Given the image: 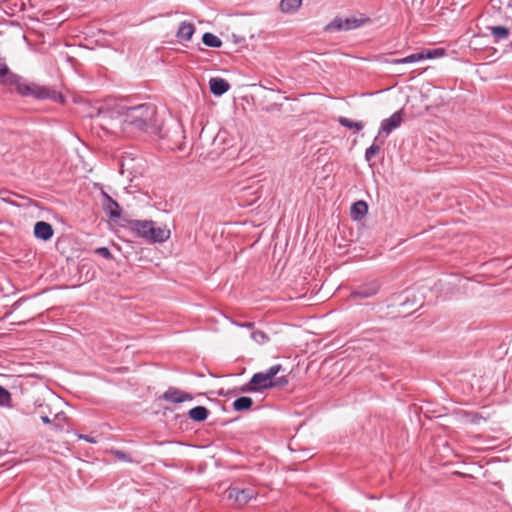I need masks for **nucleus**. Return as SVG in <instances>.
I'll use <instances>...</instances> for the list:
<instances>
[{
  "label": "nucleus",
  "mask_w": 512,
  "mask_h": 512,
  "mask_svg": "<svg viewBox=\"0 0 512 512\" xmlns=\"http://www.w3.org/2000/svg\"><path fill=\"white\" fill-rule=\"evenodd\" d=\"M114 113L123 115V129L156 134L160 130V124L157 119L156 106L150 103H143L131 107H121L117 111H110L107 107L98 108L96 117L100 120V126H103L107 120L113 119Z\"/></svg>",
  "instance_id": "1"
},
{
  "label": "nucleus",
  "mask_w": 512,
  "mask_h": 512,
  "mask_svg": "<svg viewBox=\"0 0 512 512\" xmlns=\"http://www.w3.org/2000/svg\"><path fill=\"white\" fill-rule=\"evenodd\" d=\"M8 82L10 86H15L17 92L22 96L33 97L36 99H54L59 97L62 100V95L60 93L57 94L55 91L50 90L45 86L26 81L16 74L9 76Z\"/></svg>",
  "instance_id": "2"
},
{
  "label": "nucleus",
  "mask_w": 512,
  "mask_h": 512,
  "mask_svg": "<svg viewBox=\"0 0 512 512\" xmlns=\"http://www.w3.org/2000/svg\"><path fill=\"white\" fill-rule=\"evenodd\" d=\"M369 22H371V19L364 14H359L358 16L354 15L345 19L337 16L330 23H328L324 29L327 32L350 31L357 29Z\"/></svg>",
  "instance_id": "3"
},
{
  "label": "nucleus",
  "mask_w": 512,
  "mask_h": 512,
  "mask_svg": "<svg viewBox=\"0 0 512 512\" xmlns=\"http://www.w3.org/2000/svg\"><path fill=\"white\" fill-rule=\"evenodd\" d=\"M100 189L101 195V206L104 213L108 216L110 220H117L121 217L122 208L119 203L114 200L100 184H96Z\"/></svg>",
  "instance_id": "4"
},
{
  "label": "nucleus",
  "mask_w": 512,
  "mask_h": 512,
  "mask_svg": "<svg viewBox=\"0 0 512 512\" xmlns=\"http://www.w3.org/2000/svg\"><path fill=\"white\" fill-rule=\"evenodd\" d=\"M228 500H232L239 506L247 504L255 495V491L252 488H238L230 486L225 491Z\"/></svg>",
  "instance_id": "5"
},
{
  "label": "nucleus",
  "mask_w": 512,
  "mask_h": 512,
  "mask_svg": "<svg viewBox=\"0 0 512 512\" xmlns=\"http://www.w3.org/2000/svg\"><path fill=\"white\" fill-rule=\"evenodd\" d=\"M403 122V110L394 112L389 118L383 119L378 131V136L382 133L389 135L395 129L401 126Z\"/></svg>",
  "instance_id": "6"
},
{
  "label": "nucleus",
  "mask_w": 512,
  "mask_h": 512,
  "mask_svg": "<svg viewBox=\"0 0 512 512\" xmlns=\"http://www.w3.org/2000/svg\"><path fill=\"white\" fill-rule=\"evenodd\" d=\"M161 398L167 402L179 404L185 401H192L194 399V396L191 393L182 391L177 387L170 386L163 393Z\"/></svg>",
  "instance_id": "7"
},
{
  "label": "nucleus",
  "mask_w": 512,
  "mask_h": 512,
  "mask_svg": "<svg viewBox=\"0 0 512 512\" xmlns=\"http://www.w3.org/2000/svg\"><path fill=\"white\" fill-rule=\"evenodd\" d=\"M154 222L152 220H131L129 226L139 237L149 241L151 232L149 231Z\"/></svg>",
  "instance_id": "8"
},
{
  "label": "nucleus",
  "mask_w": 512,
  "mask_h": 512,
  "mask_svg": "<svg viewBox=\"0 0 512 512\" xmlns=\"http://www.w3.org/2000/svg\"><path fill=\"white\" fill-rule=\"evenodd\" d=\"M379 291L377 283H370L367 285L359 286L350 293V297L353 299H366L373 297Z\"/></svg>",
  "instance_id": "9"
},
{
  "label": "nucleus",
  "mask_w": 512,
  "mask_h": 512,
  "mask_svg": "<svg viewBox=\"0 0 512 512\" xmlns=\"http://www.w3.org/2000/svg\"><path fill=\"white\" fill-rule=\"evenodd\" d=\"M209 88L214 96H222L230 89V84L224 78L213 77L209 80Z\"/></svg>",
  "instance_id": "10"
},
{
  "label": "nucleus",
  "mask_w": 512,
  "mask_h": 512,
  "mask_svg": "<svg viewBox=\"0 0 512 512\" xmlns=\"http://www.w3.org/2000/svg\"><path fill=\"white\" fill-rule=\"evenodd\" d=\"M34 235L36 238L47 241L53 236L52 226L44 221H38L34 226Z\"/></svg>",
  "instance_id": "11"
},
{
  "label": "nucleus",
  "mask_w": 512,
  "mask_h": 512,
  "mask_svg": "<svg viewBox=\"0 0 512 512\" xmlns=\"http://www.w3.org/2000/svg\"><path fill=\"white\" fill-rule=\"evenodd\" d=\"M251 385H255L258 392L272 388V381L263 372H257L251 377Z\"/></svg>",
  "instance_id": "12"
},
{
  "label": "nucleus",
  "mask_w": 512,
  "mask_h": 512,
  "mask_svg": "<svg viewBox=\"0 0 512 512\" xmlns=\"http://www.w3.org/2000/svg\"><path fill=\"white\" fill-rule=\"evenodd\" d=\"M149 231L151 232L149 239L151 243H162L170 237V230L165 227H155L154 224H152Z\"/></svg>",
  "instance_id": "13"
},
{
  "label": "nucleus",
  "mask_w": 512,
  "mask_h": 512,
  "mask_svg": "<svg viewBox=\"0 0 512 512\" xmlns=\"http://www.w3.org/2000/svg\"><path fill=\"white\" fill-rule=\"evenodd\" d=\"M195 32V26L191 22L183 21L180 23L176 37L179 41H189Z\"/></svg>",
  "instance_id": "14"
},
{
  "label": "nucleus",
  "mask_w": 512,
  "mask_h": 512,
  "mask_svg": "<svg viewBox=\"0 0 512 512\" xmlns=\"http://www.w3.org/2000/svg\"><path fill=\"white\" fill-rule=\"evenodd\" d=\"M368 212V205L365 201L359 200L352 204L350 216L354 221L361 220Z\"/></svg>",
  "instance_id": "15"
},
{
  "label": "nucleus",
  "mask_w": 512,
  "mask_h": 512,
  "mask_svg": "<svg viewBox=\"0 0 512 512\" xmlns=\"http://www.w3.org/2000/svg\"><path fill=\"white\" fill-rule=\"evenodd\" d=\"M210 414L205 406H195L188 411V417L194 422H204Z\"/></svg>",
  "instance_id": "16"
},
{
  "label": "nucleus",
  "mask_w": 512,
  "mask_h": 512,
  "mask_svg": "<svg viewBox=\"0 0 512 512\" xmlns=\"http://www.w3.org/2000/svg\"><path fill=\"white\" fill-rule=\"evenodd\" d=\"M302 5V0H281L279 9L282 13L294 14Z\"/></svg>",
  "instance_id": "17"
},
{
  "label": "nucleus",
  "mask_w": 512,
  "mask_h": 512,
  "mask_svg": "<svg viewBox=\"0 0 512 512\" xmlns=\"http://www.w3.org/2000/svg\"><path fill=\"white\" fill-rule=\"evenodd\" d=\"M488 29L490 30L495 43H497L501 40L507 39L510 35V30L505 26L498 25V26L488 27Z\"/></svg>",
  "instance_id": "18"
},
{
  "label": "nucleus",
  "mask_w": 512,
  "mask_h": 512,
  "mask_svg": "<svg viewBox=\"0 0 512 512\" xmlns=\"http://www.w3.org/2000/svg\"><path fill=\"white\" fill-rule=\"evenodd\" d=\"M253 400L248 396H241L234 400L233 409L237 412L247 411L251 409Z\"/></svg>",
  "instance_id": "19"
},
{
  "label": "nucleus",
  "mask_w": 512,
  "mask_h": 512,
  "mask_svg": "<svg viewBox=\"0 0 512 512\" xmlns=\"http://www.w3.org/2000/svg\"><path fill=\"white\" fill-rule=\"evenodd\" d=\"M202 42L205 46L211 48H220L222 46V40L210 32H205L202 35Z\"/></svg>",
  "instance_id": "20"
},
{
  "label": "nucleus",
  "mask_w": 512,
  "mask_h": 512,
  "mask_svg": "<svg viewBox=\"0 0 512 512\" xmlns=\"http://www.w3.org/2000/svg\"><path fill=\"white\" fill-rule=\"evenodd\" d=\"M338 123L345 128L356 129L357 131H360L364 128V123L362 121H353L344 116L338 118Z\"/></svg>",
  "instance_id": "21"
},
{
  "label": "nucleus",
  "mask_w": 512,
  "mask_h": 512,
  "mask_svg": "<svg viewBox=\"0 0 512 512\" xmlns=\"http://www.w3.org/2000/svg\"><path fill=\"white\" fill-rule=\"evenodd\" d=\"M0 407L12 408L13 401L11 393L0 385Z\"/></svg>",
  "instance_id": "22"
},
{
  "label": "nucleus",
  "mask_w": 512,
  "mask_h": 512,
  "mask_svg": "<svg viewBox=\"0 0 512 512\" xmlns=\"http://www.w3.org/2000/svg\"><path fill=\"white\" fill-rule=\"evenodd\" d=\"M11 75L15 74L10 71V69L3 60H0V84L10 86L8 79Z\"/></svg>",
  "instance_id": "23"
},
{
  "label": "nucleus",
  "mask_w": 512,
  "mask_h": 512,
  "mask_svg": "<svg viewBox=\"0 0 512 512\" xmlns=\"http://www.w3.org/2000/svg\"><path fill=\"white\" fill-rule=\"evenodd\" d=\"M378 137L374 139V142L365 151V160L370 162L380 151L381 146L376 144Z\"/></svg>",
  "instance_id": "24"
},
{
  "label": "nucleus",
  "mask_w": 512,
  "mask_h": 512,
  "mask_svg": "<svg viewBox=\"0 0 512 512\" xmlns=\"http://www.w3.org/2000/svg\"><path fill=\"white\" fill-rule=\"evenodd\" d=\"M423 56L425 59H435L438 57H441L445 54V50L442 48H435V49H427L423 50Z\"/></svg>",
  "instance_id": "25"
},
{
  "label": "nucleus",
  "mask_w": 512,
  "mask_h": 512,
  "mask_svg": "<svg viewBox=\"0 0 512 512\" xmlns=\"http://www.w3.org/2000/svg\"><path fill=\"white\" fill-rule=\"evenodd\" d=\"M251 338L259 344H263L269 339L266 333L261 330H253L251 333Z\"/></svg>",
  "instance_id": "26"
},
{
  "label": "nucleus",
  "mask_w": 512,
  "mask_h": 512,
  "mask_svg": "<svg viewBox=\"0 0 512 512\" xmlns=\"http://www.w3.org/2000/svg\"><path fill=\"white\" fill-rule=\"evenodd\" d=\"M282 370L281 364H275L263 372L268 378L269 381H273L276 378V375Z\"/></svg>",
  "instance_id": "27"
},
{
  "label": "nucleus",
  "mask_w": 512,
  "mask_h": 512,
  "mask_svg": "<svg viewBox=\"0 0 512 512\" xmlns=\"http://www.w3.org/2000/svg\"><path fill=\"white\" fill-rule=\"evenodd\" d=\"M94 253L107 259V260L113 259V255H112L111 251L109 250V248H107V247L96 248L94 250Z\"/></svg>",
  "instance_id": "28"
},
{
  "label": "nucleus",
  "mask_w": 512,
  "mask_h": 512,
  "mask_svg": "<svg viewBox=\"0 0 512 512\" xmlns=\"http://www.w3.org/2000/svg\"><path fill=\"white\" fill-rule=\"evenodd\" d=\"M424 60L423 52L412 53L406 56L407 64L415 63Z\"/></svg>",
  "instance_id": "29"
},
{
  "label": "nucleus",
  "mask_w": 512,
  "mask_h": 512,
  "mask_svg": "<svg viewBox=\"0 0 512 512\" xmlns=\"http://www.w3.org/2000/svg\"><path fill=\"white\" fill-rule=\"evenodd\" d=\"M288 384V379L286 376H280V377H276L273 381H272V388H275V387H284Z\"/></svg>",
  "instance_id": "30"
},
{
  "label": "nucleus",
  "mask_w": 512,
  "mask_h": 512,
  "mask_svg": "<svg viewBox=\"0 0 512 512\" xmlns=\"http://www.w3.org/2000/svg\"><path fill=\"white\" fill-rule=\"evenodd\" d=\"M113 454L115 455V457L117 459L122 460L124 462H131L132 461L131 457L127 453H125L124 451L114 450Z\"/></svg>",
  "instance_id": "31"
},
{
  "label": "nucleus",
  "mask_w": 512,
  "mask_h": 512,
  "mask_svg": "<svg viewBox=\"0 0 512 512\" xmlns=\"http://www.w3.org/2000/svg\"><path fill=\"white\" fill-rule=\"evenodd\" d=\"M240 391H241V392H244V393H246V392H258V391L256 390V388H255V385H251V380H250L248 383L244 384V385L240 388Z\"/></svg>",
  "instance_id": "32"
},
{
  "label": "nucleus",
  "mask_w": 512,
  "mask_h": 512,
  "mask_svg": "<svg viewBox=\"0 0 512 512\" xmlns=\"http://www.w3.org/2000/svg\"><path fill=\"white\" fill-rule=\"evenodd\" d=\"M0 194H1V200L3 202L9 203V204H15L11 199L8 198V196H5L7 194H10L9 191H1Z\"/></svg>",
  "instance_id": "33"
},
{
  "label": "nucleus",
  "mask_w": 512,
  "mask_h": 512,
  "mask_svg": "<svg viewBox=\"0 0 512 512\" xmlns=\"http://www.w3.org/2000/svg\"><path fill=\"white\" fill-rule=\"evenodd\" d=\"M77 437L79 439H84V440H86L87 442H90V443H96L97 442V440L95 438L90 437L88 435L78 434Z\"/></svg>",
  "instance_id": "34"
},
{
  "label": "nucleus",
  "mask_w": 512,
  "mask_h": 512,
  "mask_svg": "<svg viewBox=\"0 0 512 512\" xmlns=\"http://www.w3.org/2000/svg\"><path fill=\"white\" fill-rule=\"evenodd\" d=\"M405 60H406V57L397 58V59H392L390 61V63H392V64H407V62Z\"/></svg>",
  "instance_id": "35"
},
{
  "label": "nucleus",
  "mask_w": 512,
  "mask_h": 512,
  "mask_svg": "<svg viewBox=\"0 0 512 512\" xmlns=\"http://www.w3.org/2000/svg\"><path fill=\"white\" fill-rule=\"evenodd\" d=\"M241 327H245V328H248V329H253L255 324L253 322H245L243 324H240Z\"/></svg>",
  "instance_id": "36"
},
{
  "label": "nucleus",
  "mask_w": 512,
  "mask_h": 512,
  "mask_svg": "<svg viewBox=\"0 0 512 512\" xmlns=\"http://www.w3.org/2000/svg\"><path fill=\"white\" fill-rule=\"evenodd\" d=\"M41 419L45 424H50L52 422L48 416H42Z\"/></svg>",
  "instance_id": "37"
},
{
  "label": "nucleus",
  "mask_w": 512,
  "mask_h": 512,
  "mask_svg": "<svg viewBox=\"0 0 512 512\" xmlns=\"http://www.w3.org/2000/svg\"><path fill=\"white\" fill-rule=\"evenodd\" d=\"M249 189H250V187L244 186V187L239 188V191L245 192L246 190H249Z\"/></svg>",
  "instance_id": "38"
},
{
  "label": "nucleus",
  "mask_w": 512,
  "mask_h": 512,
  "mask_svg": "<svg viewBox=\"0 0 512 512\" xmlns=\"http://www.w3.org/2000/svg\"><path fill=\"white\" fill-rule=\"evenodd\" d=\"M507 8H512V0L507 1Z\"/></svg>",
  "instance_id": "39"
},
{
  "label": "nucleus",
  "mask_w": 512,
  "mask_h": 512,
  "mask_svg": "<svg viewBox=\"0 0 512 512\" xmlns=\"http://www.w3.org/2000/svg\"><path fill=\"white\" fill-rule=\"evenodd\" d=\"M66 60H67L68 62H71V64L73 65V58H71V57H67V58H66Z\"/></svg>",
  "instance_id": "40"
}]
</instances>
